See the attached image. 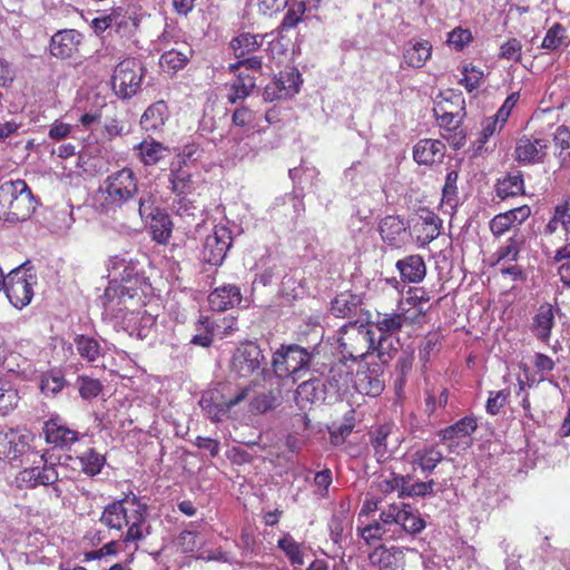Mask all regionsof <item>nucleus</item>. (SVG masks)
<instances>
[{
	"label": "nucleus",
	"instance_id": "nucleus-50",
	"mask_svg": "<svg viewBox=\"0 0 570 570\" xmlns=\"http://www.w3.org/2000/svg\"><path fill=\"white\" fill-rule=\"evenodd\" d=\"M65 385L66 380L63 377V374L59 370H51L45 373L40 381L41 392L47 396L57 395L59 392L62 391Z\"/></svg>",
	"mask_w": 570,
	"mask_h": 570
},
{
	"label": "nucleus",
	"instance_id": "nucleus-60",
	"mask_svg": "<svg viewBox=\"0 0 570 570\" xmlns=\"http://www.w3.org/2000/svg\"><path fill=\"white\" fill-rule=\"evenodd\" d=\"M197 325L204 326L205 331L203 333L194 335L190 340V343L194 345L202 346V347L210 346L213 343V336H214L213 323L209 322L208 318H204V320H199Z\"/></svg>",
	"mask_w": 570,
	"mask_h": 570
},
{
	"label": "nucleus",
	"instance_id": "nucleus-54",
	"mask_svg": "<svg viewBox=\"0 0 570 570\" xmlns=\"http://www.w3.org/2000/svg\"><path fill=\"white\" fill-rule=\"evenodd\" d=\"M566 39V28L560 23H554L548 29L541 47L547 50H556L560 48Z\"/></svg>",
	"mask_w": 570,
	"mask_h": 570
},
{
	"label": "nucleus",
	"instance_id": "nucleus-25",
	"mask_svg": "<svg viewBox=\"0 0 570 570\" xmlns=\"http://www.w3.org/2000/svg\"><path fill=\"white\" fill-rule=\"evenodd\" d=\"M387 514V508L380 514V520L371 523L362 529H358L361 537L371 543L381 539H394L396 538V530L394 528V521L391 518H385Z\"/></svg>",
	"mask_w": 570,
	"mask_h": 570
},
{
	"label": "nucleus",
	"instance_id": "nucleus-2",
	"mask_svg": "<svg viewBox=\"0 0 570 570\" xmlns=\"http://www.w3.org/2000/svg\"><path fill=\"white\" fill-rule=\"evenodd\" d=\"M132 295L117 297V291L109 286L101 297L102 315L109 318L116 328H120L130 336L146 338L156 324L155 317L145 309L129 311Z\"/></svg>",
	"mask_w": 570,
	"mask_h": 570
},
{
	"label": "nucleus",
	"instance_id": "nucleus-62",
	"mask_svg": "<svg viewBox=\"0 0 570 570\" xmlns=\"http://www.w3.org/2000/svg\"><path fill=\"white\" fill-rule=\"evenodd\" d=\"M439 335L430 334L425 337L424 342L419 348V358L426 363L431 356L438 351Z\"/></svg>",
	"mask_w": 570,
	"mask_h": 570
},
{
	"label": "nucleus",
	"instance_id": "nucleus-49",
	"mask_svg": "<svg viewBox=\"0 0 570 570\" xmlns=\"http://www.w3.org/2000/svg\"><path fill=\"white\" fill-rule=\"evenodd\" d=\"M255 88V78L249 75L239 73L237 79L230 85L228 101L235 104L239 99H245Z\"/></svg>",
	"mask_w": 570,
	"mask_h": 570
},
{
	"label": "nucleus",
	"instance_id": "nucleus-30",
	"mask_svg": "<svg viewBox=\"0 0 570 570\" xmlns=\"http://www.w3.org/2000/svg\"><path fill=\"white\" fill-rule=\"evenodd\" d=\"M169 118L168 107L159 100L150 105L140 118V126L147 132H157L163 129Z\"/></svg>",
	"mask_w": 570,
	"mask_h": 570
},
{
	"label": "nucleus",
	"instance_id": "nucleus-40",
	"mask_svg": "<svg viewBox=\"0 0 570 570\" xmlns=\"http://www.w3.org/2000/svg\"><path fill=\"white\" fill-rule=\"evenodd\" d=\"M360 303L361 299L357 295L344 292L332 301L331 311L337 317H351L356 314Z\"/></svg>",
	"mask_w": 570,
	"mask_h": 570
},
{
	"label": "nucleus",
	"instance_id": "nucleus-9",
	"mask_svg": "<svg viewBox=\"0 0 570 570\" xmlns=\"http://www.w3.org/2000/svg\"><path fill=\"white\" fill-rule=\"evenodd\" d=\"M144 66L136 59H125L114 71L112 88L117 96L126 99L135 96L144 77Z\"/></svg>",
	"mask_w": 570,
	"mask_h": 570
},
{
	"label": "nucleus",
	"instance_id": "nucleus-28",
	"mask_svg": "<svg viewBox=\"0 0 570 570\" xmlns=\"http://www.w3.org/2000/svg\"><path fill=\"white\" fill-rule=\"evenodd\" d=\"M443 460L444 454L436 444H424L412 455V464L420 468L425 475L431 474Z\"/></svg>",
	"mask_w": 570,
	"mask_h": 570
},
{
	"label": "nucleus",
	"instance_id": "nucleus-7",
	"mask_svg": "<svg viewBox=\"0 0 570 570\" xmlns=\"http://www.w3.org/2000/svg\"><path fill=\"white\" fill-rule=\"evenodd\" d=\"M258 384V381H250L247 385L239 387L234 395L226 396L223 389L216 387L203 393L199 405L208 419L214 422L222 421L227 413L249 396V391Z\"/></svg>",
	"mask_w": 570,
	"mask_h": 570
},
{
	"label": "nucleus",
	"instance_id": "nucleus-37",
	"mask_svg": "<svg viewBox=\"0 0 570 570\" xmlns=\"http://www.w3.org/2000/svg\"><path fill=\"white\" fill-rule=\"evenodd\" d=\"M265 36L243 32L232 39L230 48L234 51L235 57L240 59L258 50Z\"/></svg>",
	"mask_w": 570,
	"mask_h": 570
},
{
	"label": "nucleus",
	"instance_id": "nucleus-17",
	"mask_svg": "<svg viewBox=\"0 0 570 570\" xmlns=\"http://www.w3.org/2000/svg\"><path fill=\"white\" fill-rule=\"evenodd\" d=\"M80 42L81 33L78 31L73 29L60 30L51 37L50 52L59 59L71 58L78 52Z\"/></svg>",
	"mask_w": 570,
	"mask_h": 570
},
{
	"label": "nucleus",
	"instance_id": "nucleus-8",
	"mask_svg": "<svg viewBox=\"0 0 570 570\" xmlns=\"http://www.w3.org/2000/svg\"><path fill=\"white\" fill-rule=\"evenodd\" d=\"M344 333L340 338L342 353L353 360L363 358L374 348V333L367 325L350 323L343 327Z\"/></svg>",
	"mask_w": 570,
	"mask_h": 570
},
{
	"label": "nucleus",
	"instance_id": "nucleus-12",
	"mask_svg": "<svg viewBox=\"0 0 570 570\" xmlns=\"http://www.w3.org/2000/svg\"><path fill=\"white\" fill-rule=\"evenodd\" d=\"M233 243L232 230L224 225H216L207 235L203 246V259L210 265H220Z\"/></svg>",
	"mask_w": 570,
	"mask_h": 570
},
{
	"label": "nucleus",
	"instance_id": "nucleus-56",
	"mask_svg": "<svg viewBox=\"0 0 570 570\" xmlns=\"http://www.w3.org/2000/svg\"><path fill=\"white\" fill-rule=\"evenodd\" d=\"M77 384L79 394L85 400L97 397L102 390L100 381L89 376H79Z\"/></svg>",
	"mask_w": 570,
	"mask_h": 570
},
{
	"label": "nucleus",
	"instance_id": "nucleus-19",
	"mask_svg": "<svg viewBox=\"0 0 570 570\" xmlns=\"http://www.w3.org/2000/svg\"><path fill=\"white\" fill-rule=\"evenodd\" d=\"M531 214L529 206L523 205L495 215L490 222L493 236L500 237L508 230L523 223Z\"/></svg>",
	"mask_w": 570,
	"mask_h": 570
},
{
	"label": "nucleus",
	"instance_id": "nucleus-63",
	"mask_svg": "<svg viewBox=\"0 0 570 570\" xmlns=\"http://www.w3.org/2000/svg\"><path fill=\"white\" fill-rule=\"evenodd\" d=\"M471 40V32L461 28L454 29L448 37V43L456 50H462Z\"/></svg>",
	"mask_w": 570,
	"mask_h": 570
},
{
	"label": "nucleus",
	"instance_id": "nucleus-4",
	"mask_svg": "<svg viewBox=\"0 0 570 570\" xmlns=\"http://www.w3.org/2000/svg\"><path fill=\"white\" fill-rule=\"evenodd\" d=\"M138 178L128 167L108 175L99 187L101 207L106 213H115L138 195Z\"/></svg>",
	"mask_w": 570,
	"mask_h": 570
},
{
	"label": "nucleus",
	"instance_id": "nucleus-6",
	"mask_svg": "<svg viewBox=\"0 0 570 570\" xmlns=\"http://www.w3.org/2000/svg\"><path fill=\"white\" fill-rule=\"evenodd\" d=\"M230 372L239 379H261L263 382L272 380L273 373L267 368L266 358L261 347L246 342L235 348L230 360Z\"/></svg>",
	"mask_w": 570,
	"mask_h": 570
},
{
	"label": "nucleus",
	"instance_id": "nucleus-22",
	"mask_svg": "<svg viewBox=\"0 0 570 570\" xmlns=\"http://www.w3.org/2000/svg\"><path fill=\"white\" fill-rule=\"evenodd\" d=\"M392 434V426L389 424L380 425L370 434L371 445L374 450V455L377 462H385L390 460L397 446V440L392 444L390 438Z\"/></svg>",
	"mask_w": 570,
	"mask_h": 570
},
{
	"label": "nucleus",
	"instance_id": "nucleus-51",
	"mask_svg": "<svg viewBox=\"0 0 570 570\" xmlns=\"http://www.w3.org/2000/svg\"><path fill=\"white\" fill-rule=\"evenodd\" d=\"M138 148L140 159L146 166L156 165L164 157V153L166 151L163 144L155 140H144L139 144Z\"/></svg>",
	"mask_w": 570,
	"mask_h": 570
},
{
	"label": "nucleus",
	"instance_id": "nucleus-29",
	"mask_svg": "<svg viewBox=\"0 0 570 570\" xmlns=\"http://www.w3.org/2000/svg\"><path fill=\"white\" fill-rule=\"evenodd\" d=\"M370 561L381 570H396L403 564L404 552L399 547H377L371 554Z\"/></svg>",
	"mask_w": 570,
	"mask_h": 570
},
{
	"label": "nucleus",
	"instance_id": "nucleus-14",
	"mask_svg": "<svg viewBox=\"0 0 570 570\" xmlns=\"http://www.w3.org/2000/svg\"><path fill=\"white\" fill-rule=\"evenodd\" d=\"M385 518H391L394 521L396 537H400L401 533L416 534L425 528V522L421 515L407 504L402 507L389 505Z\"/></svg>",
	"mask_w": 570,
	"mask_h": 570
},
{
	"label": "nucleus",
	"instance_id": "nucleus-27",
	"mask_svg": "<svg viewBox=\"0 0 570 570\" xmlns=\"http://www.w3.org/2000/svg\"><path fill=\"white\" fill-rule=\"evenodd\" d=\"M242 301L240 289L236 285L217 287L208 295V303L214 311H225L238 305Z\"/></svg>",
	"mask_w": 570,
	"mask_h": 570
},
{
	"label": "nucleus",
	"instance_id": "nucleus-15",
	"mask_svg": "<svg viewBox=\"0 0 570 570\" xmlns=\"http://www.w3.org/2000/svg\"><path fill=\"white\" fill-rule=\"evenodd\" d=\"M31 433L9 431L0 436V456L9 462L18 461L31 450Z\"/></svg>",
	"mask_w": 570,
	"mask_h": 570
},
{
	"label": "nucleus",
	"instance_id": "nucleus-53",
	"mask_svg": "<svg viewBox=\"0 0 570 570\" xmlns=\"http://www.w3.org/2000/svg\"><path fill=\"white\" fill-rule=\"evenodd\" d=\"M277 546L284 551L293 566H302L304 563L301 544L293 537L289 534L284 535L278 540Z\"/></svg>",
	"mask_w": 570,
	"mask_h": 570
},
{
	"label": "nucleus",
	"instance_id": "nucleus-64",
	"mask_svg": "<svg viewBox=\"0 0 570 570\" xmlns=\"http://www.w3.org/2000/svg\"><path fill=\"white\" fill-rule=\"evenodd\" d=\"M160 212V209L154 207V199L150 193L142 194L138 199V213L141 219L150 218Z\"/></svg>",
	"mask_w": 570,
	"mask_h": 570
},
{
	"label": "nucleus",
	"instance_id": "nucleus-52",
	"mask_svg": "<svg viewBox=\"0 0 570 570\" xmlns=\"http://www.w3.org/2000/svg\"><path fill=\"white\" fill-rule=\"evenodd\" d=\"M323 384L317 379H308L296 389V399L313 403L320 400Z\"/></svg>",
	"mask_w": 570,
	"mask_h": 570
},
{
	"label": "nucleus",
	"instance_id": "nucleus-26",
	"mask_svg": "<svg viewBox=\"0 0 570 570\" xmlns=\"http://www.w3.org/2000/svg\"><path fill=\"white\" fill-rule=\"evenodd\" d=\"M380 234L384 243L401 247L406 237V225L396 216H386L380 223Z\"/></svg>",
	"mask_w": 570,
	"mask_h": 570
},
{
	"label": "nucleus",
	"instance_id": "nucleus-48",
	"mask_svg": "<svg viewBox=\"0 0 570 570\" xmlns=\"http://www.w3.org/2000/svg\"><path fill=\"white\" fill-rule=\"evenodd\" d=\"M19 400L18 391L9 381L0 377V415H8L17 407Z\"/></svg>",
	"mask_w": 570,
	"mask_h": 570
},
{
	"label": "nucleus",
	"instance_id": "nucleus-31",
	"mask_svg": "<svg viewBox=\"0 0 570 570\" xmlns=\"http://www.w3.org/2000/svg\"><path fill=\"white\" fill-rule=\"evenodd\" d=\"M191 177V173L186 167L181 166L180 161L177 166L173 163L168 176V188L179 197L186 196L194 190Z\"/></svg>",
	"mask_w": 570,
	"mask_h": 570
},
{
	"label": "nucleus",
	"instance_id": "nucleus-39",
	"mask_svg": "<svg viewBox=\"0 0 570 570\" xmlns=\"http://www.w3.org/2000/svg\"><path fill=\"white\" fill-rule=\"evenodd\" d=\"M355 384L360 392L371 396H376L384 390V381L377 371L370 368L357 372Z\"/></svg>",
	"mask_w": 570,
	"mask_h": 570
},
{
	"label": "nucleus",
	"instance_id": "nucleus-16",
	"mask_svg": "<svg viewBox=\"0 0 570 570\" xmlns=\"http://www.w3.org/2000/svg\"><path fill=\"white\" fill-rule=\"evenodd\" d=\"M301 75L295 70L281 71L274 81L265 88L268 100L288 98L299 90Z\"/></svg>",
	"mask_w": 570,
	"mask_h": 570
},
{
	"label": "nucleus",
	"instance_id": "nucleus-43",
	"mask_svg": "<svg viewBox=\"0 0 570 570\" xmlns=\"http://www.w3.org/2000/svg\"><path fill=\"white\" fill-rule=\"evenodd\" d=\"M463 109L464 108L461 107L456 111L448 110L444 106V100H440L433 108V112L443 130L453 131L458 129L462 122Z\"/></svg>",
	"mask_w": 570,
	"mask_h": 570
},
{
	"label": "nucleus",
	"instance_id": "nucleus-33",
	"mask_svg": "<svg viewBox=\"0 0 570 570\" xmlns=\"http://www.w3.org/2000/svg\"><path fill=\"white\" fill-rule=\"evenodd\" d=\"M191 55L190 46L183 43L179 48L165 51L159 59V63L168 72H176L187 65Z\"/></svg>",
	"mask_w": 570,
	"mask_h": 570
},
{
	"label": "nucleus",
	"instance_id": "nucleus-13",
	"mask_svg": "<svg viewBox=\"0 0 570 570\" xmlns=\"http://www.w3.org/2000/svg\"><path fill=\"white\" fill-rule=\"evenodd\" d=\"M549 146V139L523 136L515 144L514 159L522 165L541 164L548 155Z\"/></svg>",
	"mask_w": 570,
	"mask_h": 570
},
{
	"label": "nucleus",
	"instance_id": "nucleus-58",
	"mask_svg": "<svg viewBox=\"0 0 570 570\" xmlns=\"http://www.w3.org/2000/svg\"><path fill=\"white\" fill-rule=\"evenodd\" d=\"M462 79L460 82L466 88L468 91L476 89L481 85L483 71L474 66H464L462 69Z\"/></svg>",
	"mask_w": 570,
	"mask_h": 570
},
{
	"label": "nucleus",
	"instance_id": "nucleus-45",
	"mask_svg": "<svg viewBox=\"0 0 570 570\" xmlns=\"http://www.w3.org/2000/svg\"><path fill=\"white\" fill-rule=\"evenodd\" d=\"M75 345L79 355L88 362H95L102 355V347L94 337L77 335L75 337Z\"/></svg>",
	"mask_w": 570,
	"mask_h": 570
},
{
	"label": "nucleus",
	"instance_id": "nucleus-24",
	"mask_svg": "<svg viewBox=\"0 0 570 570\" xmlns=\"http://www.w3.org/2000/svg\"><path fill=\"white\" fill-rule=\"evenodd\" d=\"M58 479L59 475L53 465L24 469L18 475V481L28 488L55 484Z\"/></svg>",
	"mask_w": 570,
	"mask_h": 570
},
{
	"label": "nucleus",
	"instance_id": "nucleus-34",
	"mask_svg": "<svg viewBox=\"0 0 570 570\" xmlns=\"http://www.w3.org/2000/svg\"><path fill=\"white\" fill-rule=\"evenodd\" d=\"M497 196L501 199L524 194V180L521 171L508 173L495 184Z\"/></svg>",
	"mask_w": 570,
	"mask_h": 570
},
{
	"label": "nucleus",
	"instance_id": "nucleus-44",
	"mask_svg": "<svg viewBox=\"0 0 570 570\" xmlns=\"http://www.w3.org/2000/svg\"><path fill=\"white\" fill-rule=\"evenodd\" d=\"M407 321L409 317L403 313H376L373 323L382 334H394L399 332Z\"/></svg>",
	"mask_w": 570,
	"mask_h": 570
},
{
	"label": "nucleus",
	"instance_id": "nucleus-41",
	"mask_svg": "<svg viewBox=\"0 0 570 570\" xmlns=\"http://www.w3.org/2000/svg\"><path fill=\"white\" fill-rule=\"evenodd\" d=\"M150 219L149 229L153 239L158 244H167L171 237L173 232V223L170 217L160 210L156 212V214L151 216Z\"/></svg>",
	"mask_w": 570,
	"mask_h": 570
},
{
	"label": "nucleus",
	"instance_id": "nucleus-47",
	"mask_svg": "<svg viewBox=\"0 0 570 570\" xmlns=\"http://www.w3.org/2000/svg\"><path fill=\"white\" fill-rule=\"evenodd\" d=\"M523 243L524 237L522 235L514 234L509 237L507 243L501 245L495 252L497 263L499 264L502 261L517 262Z\"/></svg>",
	"mask_w": 570,
	"mask_h": 570
},
{
	"label": "nucleus",
	"instance_id": "nucleus-59",
	"mask_svg": "<svg viewBox=\"0 0 570 570\" xmlns=\"http://www.w3.org/2000/svg\"><path fill=\"white\" fill-rule=\"evenodd\" d=\"M435 482L434 480H430L426 482L420 481L415 482L411 485H407V482L404 484L401 491V498L404 497H424L426 494H431L433 492V487Z\"/></svg>",
	"mask_w": 570,
	"mask_h": 570
},
{
	"label": "nucleus",
	"instance_id": "nucleus-21",
	"mask_svg": "<svg viewBox=\"0 0 570 570\" xmlns=\"http://www.w3.org/2000/svg\"><path fill=\"white\" fill-rule=\"evenodd\" d=\"M478 428L476 420L471 416H465L456 423L441 430L439 436L441 441L448 443L450 452L459 444L461 439L469 438Z\"/></svg>",
	"mask_w": 570,
	"mask_h": 570
},
{
	"label": "nucleus",
	"instance_id": "nucleus-61",
	"mask_svg": "<svg viewBox=\"0 0 570 570\" xmlns=\"http://www.w3.org/2000/svg\"><path fill=\"white\" fill-rule=\"evenodd\" d=\"M510 395L508 390H501L498 392H490L487 401V412L491 415H495L505 405L507 400Z\"/></svg>",
	"mask_w": 570,
	"mask_h": 570
},
{
	"label": "nucleus",
	"instance_id": "nucleus-36",
	"mask_svg": "<svg viewBox=\"0 0 570 570\" xmlns=\"http://www.w3.org/2000/svg\"><path fill=\"white\" fill-rule=\"evenodd\" d=\"M112 277L115 281H119L121 283L120 288H115L117 291V297L122 295H130L129 291L132 288L131 283L137 284L139 282L137 274L132 266L127 264L124 259L114 262L112 265Z\"/></svg>",
	"mask_w": 570,
	"mask_h": 570
},
{
	"label": "nucleus",
	"instance_id": "nucleus-38",
	"mask_svg": "<svg viewBox=\"0 0 570 570\" xmlns=\"http://www.w3.org/2000/svg\"><path fill=\"white\" fill-rule=\"evenodd\" d=\"M75 463L79 464L80 471L88 476H95L101 472L106 464L105 455L96 451V449H87L75 458Z\"/></svg>",
	"mask_w": 570,
	"mask_h": 570
},
{
	"label": "nucleus",
	"instance_id": "nucleus-42",
	"mask_svg": "<svg viewBox=\"0 0 570 570\" xmlns=\"http://www.w3.org/2000/svg\"><path fill=\"white\" fill-rule=\"evenodd\" d=\"M431 50L429 41L410 42L404 51V61L410 67L420 68L431 57Z\"/></svg>",
	"mask_w": 570,
	"mask_h": 570
},
{
	"label": "nucleus",
	"instance_id": "nucleus-18",
	"mask_svg": "<svg viewBox=\"0 0 570 570\" xmlns=\"http://www.w3.org/2000/svg\"><path fill=\"white\" fill-rule=\"evenodd\" d=\"M446 147L439 139H421L413 147V159L419 165L433 166L441 164Z\"/></svg>",
	"mask_w": 570,
	"mask_h": 570
},
{
	"label": "nucleus",
	"instance_id": "nucleus-10",
	"mask_svg": "<svg viewBox=\"0 0 570 570\" xmlns=\"http://www.w3.org/2000/svg\"><path fill=\"white\" fill-rule=\"evenodd\" d=\"M36 284V275L17 268L8 274L2 288L12 306L22 309L31 303Z\"/></svg>",
	"mask_w": 570,
	"mask_h": 570
},
{
	"label": "nucleus",
	"instance_id": "nucleus-57",
	"mask_svg": "<svg viewBox=\"0 0 570 570\" xmlns=\"http://www.w3.org/2000/svg\"><path fill=\"white\" fill-rule=\"evenodd\" d=\"M405 483L406 479L403 475L390 473L387 476H384L380 480L377 488L384 494L397 491L399 497L401 498V491Z\"/></svg>",
	"mask_w": 570,
	"mask_h": 570
},
{
	"label": "nucleus",
	"instance_id": "nucleus-35",
	"mask_svg": "<svg viewBox=\"0 0 570 570\" xmlns=\"http://www.w3.org/2000/svg\"><path fill=\"white\" fill-rule=\"evenodd\" d=\"M396 267L404 281L409 283L421 282L426 273L423 258L419 255H411L396 263Z\"/></svg>",
	"mask_w": 570,
	"mask_h": 570
},
{
	"label": "nucleus",
	"instance_id": "nucleus-55",
	"mask_svg": "<svg viewBox=\"0 0 570 570\" xmlns=\"http://www.w3.org/2000/svg\"><path fill=\"white\" fill-rule=\"evenodd\" d=\"M458 178L459 174L455 170L449 171L442 189V203L449 205L451 208L456 205Z\"/></svg>",
	"mask_w": 570,
	"mask_h": 570
},
{
	"label": "nucleus",
	"instance_id": "nucleus-5",
	"mask_svg": "<svg viewBox=\"0 0 570 570\" xmlns=\"http://www.w3.org/2000/svg\"><path fill=\"white\" fill-rule=\"evenodd\" d=\"M317 354L316 347L307 350L297 344L282 345L273 354V375L277 379L293 376L296 380L314 364Z\"/></svg>",
	"mask_w": 570,
	"mask_h": 570
},
{
	"label": "nucleus",
	"instance_id": "nucleus-11",
	"mask_svg": "<svg viewBox=\"0 0 570 570\" xmlns=\"http://www.w3.org/2000/svg\"><path fill=\"white\" fill-rule=\"evenodd\" d=\"M252 381H256V379ZM257 381L258 384L249 391L252 397L248 404L249 412L255 415L273 411L282 403V390L274 375L271 381L263 382L261 379Z\"/></svg>",
	"mask_w": 570,
	"mask_h": 570
},
{
	"label": "nucleus",
	"instance_id": "nucleus-3",
	"mask_svg": "<svg viewBox=\"0 0 570 570\" xmlns=\"http://www.w3.org/2000/svg\"><path fill=\"white\" fill-rule=\"evenodd\" d=\"M38 205V199L24 180H7L0 185V215L6 216L7 220H27Z\"/></svg>",
	"mask_w": 570,
	"mask_h": 570
},
{
	"label": "nucleus",
	"instance_id": "nucleus-32",
	"mask_svg": "<svg viewBox=\"0 0 570 570\" xmlns=\"http://www.w3.org/2000/svg\"><path fill=\"white\" fill-rule=\"evenodd\" d=\"M554 326V313L552 305L543 304L538 308L532 322V332L542 342H548L551 330Z\"/></svg>",
	"mask_w": 570,
	"mask_h": 570
},
{
	"label": "nucleus",
	"instance_id": "nucleus-1",
	"mask_svg": "<svg viewBox=\"0 0 570 570\" xmlns=\"http://www.w3.org/2000/svg\"><path fill=\"white\" fill-rule=\"evenodd\" d=\"M147 505L136 495H126L121 500L114 501L105 507L99 521L109 529L121 531L126 525L127 531L121 534L122 542H136L147 533L146 527Z\"/></svg>",
	"mask_w": 570,
	"mask_h": 570
},
{
	"label": "nucleus",
	"instance_id": "nucleus-23",
	"mask_svg": "<svg viewBox=\"0 0 570 570\" xmlns=\"http://www.w3.org/2000/svg\"><path fill=\"white\" fill-rule=\"evenodd\" d=\"M43 434L48 443L59 448L73 444L78 441L79 435L77 431L62 424L58 419H51L45 422Z\"/></svg>",
	"mask_w": 570,
	"mask_h": 570
},
{
	"label": "nucleus",
	"instance_id": "nucleus-20",
	"mask_svg": "<svg viewBox=\"0 0 570 570\" xmlns=\"http://www.w3.org/2000/svg\"><path fill=\"white\" fill-rule=\"evenodd\" d=\"M442 220L432 212H425L419 216L413 225V233L421 246L430 244L441 233Z\"/></svg>",
	"mask_w": 570,
	"mask_h": 570
},
{
	"label": "nucleus",
	"instance_id": "nucleus-46",
	"mask_svg": "<svg viewBox=\"0 0 570 570\" xmlns=\"http://www.w3.org/2000/svg\"><path fill=\"white\" fill-rule=\"evenodd\" d=\"M554 156L560 167L570 160V130L566 127H558L553 134Z\"/></svg>",
	"mask_w": 570,
	"mask_h": 570
}]
</instances>
